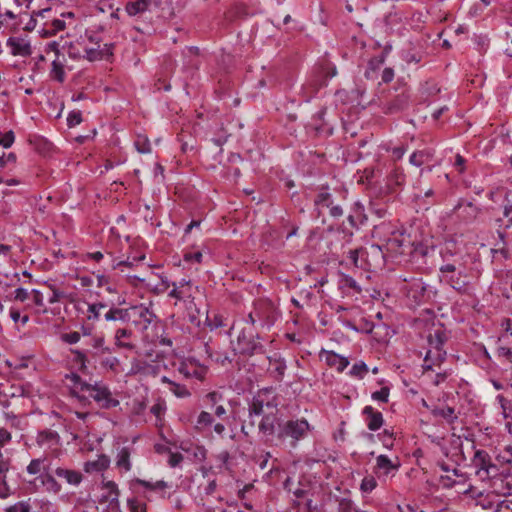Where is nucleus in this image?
Listing matches in <instances>:
<instances>
[{
    "instance_id": "obj_1",
    "label": "nucleus",
    "mask_w": 512,
    "mask_h": 512,
    "mask_svg": "<svg viewBox=\"0 0 512 512\" xmlns=\"http://www.w3.org/2000/svg\"><path fill=\"white\" fill-rule=\"evenodd\" d=\"M280 404V396L273 387L259 389L248 402V418L251 426H255L254 417L261 416L258 423L259 433L270 438L277 434V411Z\"/></svg>"
},
{
    "instance_id": "obj_2",
    "label": "nucleus",
    "mask_w": 512,
    "mask_h": 512,
    "mask_svg": "<svg viewBox=\"0 0 512 512\" xmlns=\"http://www.w3.org/2000/svg\"><path fill=\"white\" fill-rule=\"evenodd\" d=\"M57 478L69 486L78 487L82 483L84 475L79 470L56 465L50 461L47 464L46 473L41 475V483L48 492L58 494L62 490V485Z\"/></svg>"
},
{
    "instance_id": "obj_3",
    "label": "nucleus",
    "mask_w": 512,
    "mask_h": 512,
    "mask_svg": "<svg viewBox=\"0 0 512 512\" xmlns=\"http://www.w3.org/2000/svg\"><path fill=\"white\" fill-rule=\"evenodd\" d=\"M348 259L357 268L372 270L384 264V253L381 245H371L369 249L350 250Z\"/></svg>"
},
{
    "instance_id": "obj_4",
    "label": "nucleus",
    "mask_w": 512,
    "mask_h": 512,
    "mask_svg": "<svg viewBox=\"0 0 512 512\" xmlns=\"http://www.w3.org/2000/svg\"><path fill=\"white\" fill-rule=\"evenodd\" d=\"M310 430V424L305 418L291 419L278 423L276 438L281 443L289 440L291 447H296L298 442L304 439Z\"/></svg>"
},
{
    "instance_id": "obj_5",
    "label": "nucleus",
    "mask_w": 512,
    "mask_h": 512,
    "mask_svg": "<svg viewBox=\"0 0 512 512\" xmlns=\"http://www.w3.org/2000/svg\"><path fill=\"white\" fill-rule=\"evenodd\" d=\"M261 338L253 327H243L239 332L236 342H232V348L235 354L252 356L256 353H262L264 346L259 341Z\"/></svg>"
},
{
    "instance_id": "obj_6",
    "label": "nucleus",
    "mask_w": 512,
    "mask_h": 512,
    "mask_svg": "<svg viewBox=\"0 0 512 512\" xmlns=\"http://www.w3.org/2000/svg\"><path fill=\"white\" fill-rule=\"evenodd\" d=\"M373 237L382 241L383 245L381 247H384L388 252L393 254L403 253L404 234L391 224L381 223L376 225L373 230Z\"/></svg>"
},
{
    "instance_id": "obj_7",
    "label": "nucleus",
    "mask_w": 512,
    "mask_h": 512,
    "mask_svg": "<svg viewBox=\"0 0 512 512\" xmlns=\"http://www.w3.org/2000/svg\"><path fill=\"white\" fill-rule=\"evenodd\" d=\"M88 396L92 398L100 408L111 409L117 407L120 402L114 398L109 387L102 382H95V384L83 385Z\"/></svg>"
},
{
    "instance_id": "obj_8",
    "label": "nucleus",
    "mask_w": 512,
    "mask_h": 512,
    "mask_svg": "<svg viewBox=\"0 0 512 512\" xmlns=\"http://www.w3.org/2000/svg\"><path fill=\"white\" fill-rule=\"evenodd\" d=\"M472 466L476 469V475L481 480L495 477L499 472L498 466L492 462L489 453L481 449L475 451Z\"/></svg>"
},
{
    "instance_id": "obj_9",
    "label": "nucleus",
    "mask_w": 512,
    "mask_h": 512,
    "mask_svg": "<svg viewBox=\"0 0 512 512\" xmlns=\"http://www.w3.org/2000/svg\"><path fill=\"white\" fill-rule=\"evenodd\" d=\"M254 315L262 328L270 329L277 320V309L274 303L267 298H260L253 303Z\"/></svg>"
},
{
    "instance_id": "obj_10",
    "label": "nucleus",
    "mask_w": 512,
    "mask_h": 512,
    "mask_svg": "<svg viewBox=\"0 0 512 512\" xmlns=\"http://www.w3.org/2000/svg\"><path fill=\"white\" fill-rule=\"evenodd\" d=\"M169 487H170V485L164 480H158V481L153 482V481L144 480L141 478H133L129 482V488L134 493L142 496L143 499L147 500V501H151V497L146 492L141 494L139 488H143L148 492H157L160 494L161 498H165L166 497L165 491Z\"/></svg>"
},
{
    "instance_id": "obj_11",
    "label": "nucleus",
    "mask_w": 512,
    "mask_h": 512,
    "mask_svg": "<svg viewBox=\"0 0 512 512\" xmlns=\"http://www.w3.org/2000/svg\"><path fill=\"white\" fill-rule=\"evenodd\" d=\"M176 370L186 379H197L203 381L207 374V367L195 359L189 358L179 362Z\"/></svg>"
},
{
    "instance_id": "obj_12",
    "label": "nucleus",
    "mask_w": 512,
    "mask_h": 512,
    "mask_svg": "<svg viewBox=\"0 0 512 512\" xmlns=\"http://www.w3.org/2000/svg\"><path fill=\"white\" fill-rule=\"evenodd\" d=\"M161 285L163 286L162 291L167 290L170 286H172L173 288L168 293V296L178 301H186L187 299H191L193 297L190 280L181 279L179 281L170 283L167 279L162 278Z\"/></svg>"
},
{
    "instance_id": "obj_13",
    "label": "nucleus",
    "mask_w": 512,
    "mask_h": 512,
    "mask_svg": "<svg viewBox=\"0 0 512 512\" xmlns=\"http://www.w3.org/2000/svg\"><path fill=\"white\" fill-rule=\"evenodd\" d=\"M36 444L40 448L50 450L53 456H58L61 446V437L57 431L51 429H43L38 431L36 436Z\"/></svg>"
},
{
    "instance_id": "obj_14",
    "label": "nucleus",
    "mask_w": 512,
    "mask_h": 512,
    "mask_svg": "<svg viewBox=\"0 0 512 512\" xmlns=\"http://www.w3.org/2000/svg\"><path fill=\"white\" fill-rule=\"evenodd\" d=\"M156 318L155 313L143 304L129 307V322L132 321L135 325H143V329H147Z\"/></svg>"
},
{
    "instance_id": "obj_15",
    "label": "nucleus",
    "mask_w": 512,
    "mask_h": 512,
    "mask_svg": "<svg viewBox=\"0 0 512 512\" xmlns=\"http://www.w3.org/2000/svg\"><path fill=\"white\" fill-rule=\"evenodd\" d=\"M13 56L28 57L32 54L30 42L22 37H9L6 42Z\"/></svg>"
},
{
    "instance_id": "obj_16",
    "label": "nucleus",
    "mask_w": 512,
    "mask_h": 512,
    "mask_svg": "<svg viewBox=\"0 0 512 512\" xmlns=\"http://www.w3.org/2000/svg\"><path fill=\"white\" fill-rule=\"evenodd\" d=\"M134 448L131 446H122L117 448L115 456V466L120 472H129L132 469L131 456Z\"/></svg>"
},
{
    "instance_id": "obj_17",
    "label": "nucleus",
    "mask_w": 512,
    "mask_h": 512,
    "mask_svg": "<svg viewBox=\"0 0 512 512\" xmlns=\"http://www.w3.org/2000/svg\"><path fill=\"white\" fill-rule=\"evenodd\" d=\"M362 415L365 417V422H366L367 428L370 431L379 430L384 423V418H383L382 413L380 411L374 409L370 405L365 406L363 408Z\"/></svg>"
},
{
    "instance_id": "obj_18",
    "label": "nucleus",
    "mask_w": 512,
    "mask_h": 512,
    "mask_svg": "<svg viewBox=\"0 0 512 512\" xmlns=\"http://www.w3.org/2000/svg\"><path fill=\"white\" fill-rule=\"evenodd\" d=\"M90 348L86 350L88 353V357L90 361L96 360L97 358L110 354L112 352L111 348L105 345V339L103 336H94L90 343Z\"/></svg>"
},
{
    "instance_id": "obj_19",
    "label": "nucleus",
    "mask_w": 512,
    "mask_h": 512,
    "mask_svg": "<svg viewBox=\"0 0 512 512\" xmlns=\"http://www.w3.org/2000/svg\"><path fill=\"white\" fill-rule=\"evenodd\" d=\"M455 209L458 217L465 223L473 222L481 212V209L472 202H459Z\"/></svg>"
},
{
    "instance_id": "obj_20",
    "label": "nucleus",
    "mask_w": 512,
    "mask_h": 512,
    "mask_svg": "<svg viewBox=\"0 0 512 512\" xmlns=\"http://www.w3.org/2000/svg\"><path fill=\"white\" fill-rule=\"evenodd\" d=\"M269 373L278 382H281L287 369L286 361L278 354L268 357Z\"/></svg>"
},
{
    "instance_id": "obj_21",
    "label": "nucleus",
    "mask_w": 512,
    "mask_h": 512,
    "mask_svg": "<svg viewBox=\"0 0 512 512\" xmlns=\"http://www.w3.org/2000/svg\"><path fill=\"white\" fill-rule=\"evenodd\" d=\"M347 220L351 227L355 229H359L362 225H365L367 223L368 217L365 213L364 206L361 203L356 202Z\"/></svg>"
},
{
    "instance_id": "obj_22",
    "label": "nucleus",
    "mask_w": 512,
    "mask_h": 512,
    "mask_svg": "<svg viewBox=\"0 0 512 512\" xmlns=\"http://www.w3.org/2000/svg\"><path fill=\"white\" fill-rule=\"evenodd\" d=\"M401 464L399 459L396 457L395 461H392L386 455H379L376 458V469L382 472L383 475L387 476L393 472L398 471Z\"/></svg>"
},
{
    "instance_id": "obj_23",
    "label": "nucleus",
    "mask_w": 512,
    "mask_h": 512,
    "mask_svg": "<svg viewBox=\"0 0 512 512\" xmlns=\"http://www.w3.org/2000/svg\"><path fill=\"white\" fill-rule=\"evenodd\" d=\"M434 155L435 151L433 149L424 148L414 151L409 157V162L416 167H421L422 165L432 162Z\"/></svg>"
},
{
    "instance_id": "obj_24",
    "label": "nucleus",
    "mask_w": 512,
    "mask_h": 512,
    "mask_svg": "<svg viewBox=\"0 0 512 512\" xmlns=\"http://www.w3.org/2000/svg\"><path fill=\"white\" fill-rule=\"evenodd\" d=\"M325 361L328 366L334 367L339 372H343L349 365V360L333 351H325Z\"/></svg>"
},
{
    "instance_id": "obj_25",
    "label": "nucleus",
    "mask_w": 512,
    "mask_h": 512,
    "mask_svg": "<svg viewBox=\"0 0 512 512\" xmlns=\"http://www.w3.org/2000/svg\"><path fill=\"white\" fill-rule=\"evenodd\" d=\"M106 321L129 322V308H119L112 304L104 314Z\"/></svg>"
},
{
    "instance_id": "obj_26",
    "label": "nucleus",
    "mask_w": 512,
    "mask_h": 512,
    "mask_svg": "<svg viewBox=\"0 0 512 512\" xmlns=\"http://www.w3.org/2000/svg\"><path fill=\"white\" fill-rule=\"evenodd\" d=\"M409 105V99L408 96L405 94L397 95L394 99L389 101V103L386 106V113H396L403 111L408 108Z\"/></svg>"
},
{
    "instance_id": "obj_27",
    "label": "nucleus",
    "mask_w": 512,
    "mask_h": 512,
    "mask_svg": "<svg viewBox=\"0 0 512 512\" xmlns=\"http://www.w3.org/2000/svg\"><path fill=\"white\" fill-rule=\"evenodd\" d=\"M6 384L7 388L2 389L3 391L0 392V405L3 407L9 406V398L21 396L24 392L20 386L9 385L8 383Z\"/></svg>"
},
{
    "instance_id": "obj_28",
    "label": "nucleus",
    "mask_w": 512,
    "mask_h": 512,
    "mask_svg": "<svg viewBox=\"0 0 512 512\" xmlns=\"http://www.w3.org/2000/svg\"><path fill=\"white\" fill-rule=\"evenodd\" d=\"M505 205L503 210V216L506 218L504 221L502 218H497L495 220L498 230H507L512 227V201H510L507 197L505 198Z\"/></svg>"
},
{
    "instance_id": "obj_29",
    "label": "nucleus",
    "mask_w": 512,
    "mask_h": 512,
    "mask_svg": "<svg viewBox=\"0 0 512 512\" xmlns=\"http://www.w3.org/2000/svg\"><path fill=\"white\" fill-rule=\"evenodd\" d=\"M132 336V331L126 328H119L116 330L114 335L115 345L118 348H126L133 349V344L127 342L126 339H130Z\"/></svg>"
},
{
    "instance_id": "obj_30",
    "label": "nucleus",
    "mask_w": 512,
    "mask_h": 512,
    "mask_svg": "<svg viewBox=\"0 0 512 512\" xmlns=\"http://www.w3.org/2000/svg\"><path fill=\"white\" fill-rule=\"evenodd\" d=\"M161 381L163 383H167L170 386L169 390L178 398H187L191 395L190 391L185 385L176 383L166 376H163Z\"/></svg>"
},
{
    "instance_id": "obj_31",
    "label": "nucleus",
    "mask_w": 512,
    "mask_h": 512,
    "mask_svg": "<svg viewBox=\"0 0 512 512\" xmlns=\"http://www.w3.org/2000/svg\"><path fill=\"white\" fill-rule=\"evenodd\" d=\"M431 413L434 417H441L445 419L449 424H453L458 419V416L455 414L454 408L449 406L443 408L434 407L431 410Z\"/></svg>"
},
{
    "instance_id": "obj_32",
    "label": "nucleus",
    "mask_w": 512,
    "mask_h": 512,
    "mask_svg": "<svg viewBox=\"0 0 512 512\" xmlns=\"http://www.w3.org/2000/svg\"><path fill=\"white\" fill-rule=\"evenodd\" d=\"M447 340L445 332L442 329H437L433 334L428 337V343L431 349L444 350L443 346Z\"/></svg>"
},
{
    "instance_id": "obj_33",
    "label": "nucleus",
    "mask_w": 512,
    "mask_h": 512,
    "mask_svg": "<svg viewBox=\"0 0 512 512\" xmlns=\"http://www.w3.org/2000/svg\"><path fill=\"white\" fill-rule=\"evenodd\" d=\"M102 489L107 491V494L104 496L106 501H109L110 503L118 502L120 490L114 481H103Z\"/></svg>"
},
{
    "instance_id": "obj_34",
    "label": "nucleus",
    "mask_w": 512,
    "mask_h": 512,
    "mask_svg": "<svg viewBox=\"0 0 512 512\" xmlns=\"http://www.w3.org/2000/svg\"><path fill=\"white\" fill-rule=\"evenodd\" d=\"M109 465L110 458L105 454H101L98 456L97 460L85 463V470L87 472L103 471L106 470L109 467Z\"/></svg>"
},
{
    "instance_id": "obj_35",
    "label": "nucleus",
    "mask_w": 512,
    "mask_h": 512,
    "mask_svg": "<svg viewBox=\"0 0 512 512\" xmlns=\"http://www.w3.org/2000/svg\"><path fill=\"white\" fill-rule=\"evenodd\" d=\"M73 354V362L78 366L79 370L84 372L87 370V365L91 362L86 350L71 349Z\"/></svg>"
},
{
    "instance_id": "obj_36",
    "label": "nucleus",
    "mask_w": 512,
    "mask_h": 512,
    "mask_svg": "<svg viewBox=\"0 0 512 512\" xmlns=\"http://www.w3.org/2000/svg\"><path fill=\"white\" fill-rule=\"evenodd\" d=\"M445 281L456 291L465 293L467 291V282L462 279L461 273L458 275H445Z\"/></svg>"
},
{
    "instance_id": "obj_37",
    "label": "nucleus",
    "mask_w": 512,
    "mask_h": 512,
    "mask_svg": "<svg viewBox=\"0 0 512 512\" xmlns=\"http://www.w3.org/2000/svg\"><path fill=\"white\" fill-rule=\"evenodd\" d=\"M46 460V457L32 459L28 466L26 467L27 473L30 475H37L40 472H43V474L46 473Z\"/></svg>"
},
{
    "instance_id": "obj_38",
    "label": "nucleus",
    "mask_w": 512,
    "mask_h": 512,
    "mask_svg": "<svg viewBox=\"0 0 512 512\" xmlns=\"http://www.w3.org/2000/svg\"><path fill=\"white\" fill-rule=\"evenodd\" d=\"M150 4V0H136L134 2H129L126 5V11L130 16H135L137 14L145 12Z\"/></svg>"
},
{
    "instance_id": "obj_39",
    "label": "nucleus",
    "mask_w": 512,
    "mask_h": 512,
    "mask_svg": "<svg viewBox=\"0 0 512 512\" xmlns=\"http://www.w3.org/2000/svg\"><path fill=\"white\" fill-rule=\"evenodd\" d=\"M423 58L424 53L420 50L409 48L402 52V60L407 64H418L423 60Z\"/></svg>"
},
{
    "instance_id": "obj_40",
    "label": "nucleus",
    "mask_w": 512,
    "mask_h": 512,
    "mask_svg": "<svg viewBox=\"0 0 512 512\" xmlns=\"http://www.w3.org/2000/svg\"><path fill=\"white\" fill-rule=\"evenodd\" d=\"M333 204L332 195L328 192L327 188H322L316 198L314 199V205L317 208L330 207Z\"/></svg>"
},
{
    "instance_id": "obj_41",
    "label": "nucleus",
    "mask_w": 512,
    "mask_h": 512,
    "mask_svg": "<svg viewBox=\"0 0 512 512\" xmlns=\"http://www.w3.org/2000/svg\"><path fill=\"white\" fill-rule=\"evenodd\" d=\"M66 378L68 380H70L71 383L73 384V387L71 390L73 395L79 397L78 394L80 392H86L85 391L86 389H84L83 385H89V383H87L86 381H83L78 374L71 373V374L66 375Z\"/></svg>"
},
{
    "instance_id": "obj_42",
    "label": "nucleus",
    "mask_w": 512,
    "mask_h": 512,
    "mask_svg": "<svg viewBox=\"0 0 512 512\" xmlns=\"http://www.w3.org/2000/svg\"><path fill=\"white\" fill-rule=\"evenodd\" d=\"M214 423V417L207 411H201L197 417L195 428L199 431L204 430Z\"/></svg>"
},
{
    "instance_id": "obj_43",
    "label": "nucleus",
    "mask_w": 512,
    "mask_h": 512,
    "mask_svg": "<svg viewBox=\"0 0 512 512\" xmlns=\"http://www.w3.org/2000/svg\"><path fill=\"white\" fill-rule=\"evenodd\" d=\"M339 287L342 290H353L357 293L361 292V287L358 285V283L355 281L354 278H352L349 275L342 274L339 280Z\"/></svg>"
},
{
    "instance_id": "obj_44",
    "label": "nucleus",
    "mask_w": 512,
    "mask_h": 512,
    "mask_svg": "<svg viewBox=\"0 0 512 512\" xmlns=\"http://www.w3.org/2000/svg\"><path fill=\"white\" fill-rule=\"evenodd\" d=\"M127 507L130 512H147V504L138 496H132L127 499Z\"/></svg>"
},
{
    "instance_id": "obj_45",
    "label": "nucleus",
    "mask_w": 512,
    "mask_h": 512,
    "mask_svg": "<svg viewBox=\"0 0 512 512\" xmlns=\"http://www.w3.org/2000/svg\"><path fill=\"white\" fill-rule=\"evenodd\" d=\"M496 399L502 409L503 417L509 420L506 425L510 427L512 425V407L510 406V402L503 395H498Z\"/></svg>"
},
{
    "instance_id": "obj_46",
    "label": "nucleus",
    "mask_w": 512,
    "mask_h": 512,
    "mask_svg": "<svg viewBox=\"0 0 512 512\" xmlns=\"http://www.w3.org/2000/svg\"><path fill=\"white\" fill-rule=\"evenodd\" d=\"M166 410V402L161 398L157 399L156 403H154L150 408V412L156 417L157 423L162 422Z\"/></svg>"
},
{
    "instance_id": "obj_47",
    "label": "nucleus",
    "mask_w": 512,
    "mask_h": 512,
    "mask_svg": "<svg viewBox=\"0 0 512 512\" xmlns=\"http://www.w3.org/2000/svg\"><path fill=\"white\" fill-rule=\"evenodd\" d=\"M497 234H498L500 241L496 244V246H498V247L492 249V253L494 256H496L497 254H500L503 258L507 259V258H509L510 254L506 247L505 233H504V231L497 230Z\"/></svg>"
},
{
    "instance_id": "obj_48",
    "label": "nucleus",
    "mask_w": 512,
    "mask_h": 512,
    "mask_svg": "<svg viewBox=\"0 0 512 512\" xmlns=\"http://www.w3.org/2000/svg\"><path fill=\"white\" fill-rule=\"evenodd\" d=\"M446 358V351L445 350H434L429 349L426 353V356L424 358V362L427 363L429 361H432V364L439 365L442 363Z\"/></svg>"
},
{
    "instance_id": "obj_49",
    "label": "nucleus",
    "mask_w": 512,
    "mask_h": 512,
    "mask_svg": "<svg viewBox=\"0 0 512 512\" xmlns=\"http://www.w3.org/2000/svg\"><path fill=\"white\" fill-rule=\"evenodd\" d=\"M51 76L60 83L65 80L64 66L58 59H54L52 62Z\"/></svg>"
},
{
    "instance_id": "obj_50",
    "label": "nucleus",
    "mask_w": 512,
    "mask_h": 512,
    "mask_svg": "<svg viewBox=\"0 0 512 512\" xmlns=\"http://www.w3.org/2000/svg\"><path fill=\"white\" fill-rule=\"evenodd\" d=\"M368 366L363 362V361H359V362H356L350 369L349 371V375L354 377V378H358V379H363L366 374L368 373Z\"/></svg>"
},
{
    "instance_id": "obj_51",
    "label": "nucleus",
    "mask_w": 512,
    "mask_h": 512,
    "mask_svg": "<svg viewBox=\"0 0 512 512\" xmlns=\"http://www.w3.org/2000/svg\"><path fill=\"white\" fill-rule=\"evenodd\" d=\"M378 439L382 442L383 446L387 449H392L394 446V434L392 431L385 429L382 433L377 435Z\"/></svg>"
},
{
    "instance_id": "obj_52",
    "label": "nucleus",
    "mask_w": 512,
    "mask_h": 512,
    "mask_svg": "<svg viewBox=\"0 0 512 512\" xmlns=\"http://www.w3.org/2000/svg\"><path fill=\"white\" fill-rule=\"evenodd\" d=\"M338 512H365L358 510L352 500L347 498H341L338 500Z\"/></svg>"
},
{
    "instance_id": "obj_53",
    "label": "nucleus",
    "mask_w": 512,
    "mask_h": 512,
    "mask_svg": "<svg viewBox=\"0 0 512 512\" xmlns=\"http://www.w3.org/2000/svg\"><path fill=\"white\" fill-rule=\"evenodd\" d=\"M138 152L145 154L151 151V145L146 137L138 136L134 143Z\"/></svg>"
},
{
    "instance_id": "obj_54",
    "label": "nucleus",
    "mask_w": 512,
    "mask_h": 512,
    "mask_svg": "<svg viewBox=\"0 0 512 512\" xmlns=\"http://www.w3.org/2000/svg\"><path fill=\"white\" fill-rule=\"evenodd\" d=\"M377 486V481L373 476H366L362 479L360 489L364 493H370Z\"/></svg>"
},
{
    "instance_id": "obj_55",
    "label": "nucleus",
    "mask_w": 512,
    "mask_h": 512,
    "mask_svg": "<svg viewBox=\"0 0 512 512\" xmlns=\"http://www.w3.org/2000/svg\"><path fill=\"white\" fill-rule=\"evenodd\" d=\"M101 316V311L95 307V305L91 303H87V312H86V318L88 321H98Z\"/></svg>"
},
{
    "instance_id": "obj_56",
    "label": "nucleus",
    "mask_w": 512,
    "mask_h": 512,
    "mask_svg": "<svg viewBox=\"0 0 512 512\" xmlns=\"http://www.w3.org/2000/svg\"><path fill=\"white\" fill-rule=\"evenodd\" d=\"M119 359L115 356H109L101 361V366L105 369H109L111 371H117V368L119 366Z\"/></svg>"
},
{
    "instance_id": "obj_57",
    "label": "nucleus",
    "mask_w": 512,
    "mask_h": 512,
    "mask_svg": "<svg viewBox=\"0 0 512 512\" xmlns=\"http://www.w3.org/2000/svg\"><path fill=\"white\" fill-rule=\"evenodd\" d=\"M82 122V113L79 110H73L68 114L67 125L68 127H75Z\"/></svg>"
},
{
    "instance_id": "obj_58",
    "label": "nucleus",
    "mask_w": 512,
    "mask_h": 512,
    "mask_svg": "<svg viewBox=\"0 0 512 512\" xmlns=\"http://www.w3.org/2000/svg\"><path fill=\"white\" fill-rule=\"evenodd\" d=\"M15 141V135L12 130L0 133V145L4 148H9Z\"/></svg>"
},
{
    "instance_id": "obj_59",
    "label": "nucleus",
    "mask_w": 512,
    "mask_h": 512,
    "mask_svg": "<svg viewBox=\"0 0 512 512\" xmlns=\"http://www.w3.org/2000/svg\"><path fill=\"white\" fill-rule=\"evenodd\" d=\"M223 399V396L221 393L217 392V391H212V392H209L206 394L205 396V400L207 402V404L211 407V408H214L218 405V403Z\"/></svg>"
},
{
    "instance_id": "obj_60",
    "label": "nucleus",
    "mask_w": 512,
    "mask_h": 512,
    "mask_svg": "<svg viewBox=\"0 0 512 512\" xmlns=\"http://www.w3.org/2000/svg\"><path fill=\"white\" fill-rule=\"evenodd\" d=\"M389 392L390 390L388 387H382L380 390L373 392L371 398L376 401L387 403Z\"/></svg>"
},
{
    "instance_id": "obj_61",
    "label": "nucleus",
    "mask_w": 512,
    "mask_h": 512,
    "mask_svg": "<svg viewBox=\"0 0 512 512\" xmlns=\"http://www.w3.org/2000/svg\"><path fill=\"white\" fill-rule=\"evenodd\" d=\"M61 339L68 344H76L81 339V334L77 331L62 334Z\"/></svg>"
},
{
    "instance_id": "obj_62",
    "label": "nucleus",
    "mask_w": 512,
    "mask_h": 512,
    "mask_svg": "<svg viewBox=\"0 0 512 512\" xmlns=\"http://www.w3.org/2000/svg\"><path fill=\"white\" fill-rule=\"evenodd\" d=\"M50 288L52 290V294L50 295V297L48 299V302L50 304L57 303V302L61 301L62 299L66 298L65 292H63L59 289H56L54 286H50Z\"/></svg>"
},
{
    "instance_id": "obj_63",
    "label": "nucleus",
    "mask_w": 512,
    "mask_h": 512,
    "mask_svg": "<svg viewBox=\"0 0 512 512\" xmlns=\"http://www.w3.org/2000/svg\"><path fill=\"white\" fill-rule=\"evenodd\" d=\"M6 512H30V505L26 502H17L12 506H9L5 510Z\"/></svg>"
},
{
    "instance_id": "obj_64",
    "label": "nucleus",
    "mask_w": 512,
    "mask_h": 512,
    "mask_svg": "<svg viewBox=\"0 0 512 512\" xmlns=\"http://www.w3.org/2000/svg\"><path fill=\"white\" fill-rule=\"evenodd\" d=\"M184 457L181 453L179 452H175V453H170L169 455V458H168V464L170 467H176L178 466L182 461H183Z\"/></svg>"
}]
</instances>
